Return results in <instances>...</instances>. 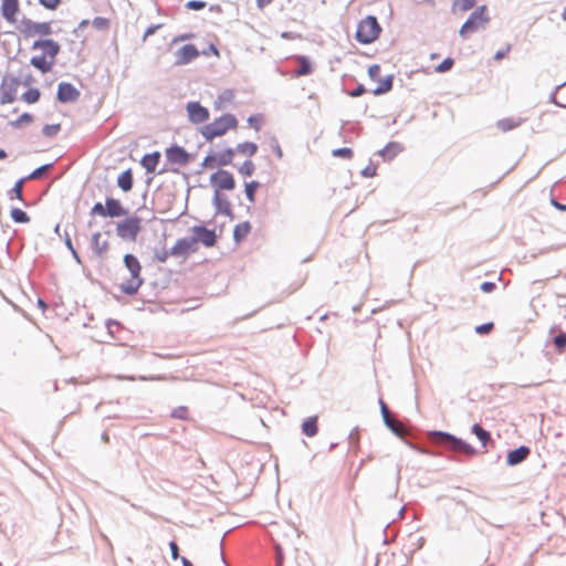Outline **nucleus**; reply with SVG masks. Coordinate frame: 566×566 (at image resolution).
<instances>
[{
	"instance_id": "1",
	"label": "nucleus",
	"mask_w": 566,
	"mask_h": 566,
	"mask_svg": "<svg viewBox=\"0 0 566 566\" xmlns=\"http://www.w3.org/2000/svg\"><path fill=\"white\" fill-rule=\"evenodd\" d=\"M31 50L35 53L31 57L30 64L41 73H49L56 62L61 46L52 39H42L34 41Z\"/></svg>"
},
{
	"instance_id": "2",
	"label": "nucleus",
	"mask_w": 566,
	"mask_h": 566,
	"mask_svg": "<svg viewBox=\"0 0 566 566\" xmlns=\"http://www.w3.org/2000/svg\"><path fill=\"white\" fill-rule=\"evenodd\" d=\"M124 263L127 270L130 273V277L125 282L120 283V290L123 293L127 295H133L137 293L139 287L143 284V279L140 275L142 265L136 256L133 254H126L124 256Z\"/></svg>"
},
{
	"instance_id": "3",
	"label": "nucleus",
	"mask_w": 566,
	"mask_h": 566,
	"mask_svg": "<svg viewBox=\"0 0 566 566\" xmlns=\"http://www.w3.org/2000/svg\"><path fill=\"white\" fill-rule=\"evenodd\" d=\"M490 22V15L486 6L478 7L462 24L459 33L464 39L468 35L484 29Z\"/></svg>"
},
{
	"instance_id": "4",
	"label": "nucleus",
	"mask_w": 566,
	"mask_h": 566,
	"mask_svg": "<svg viewBox=\"0 0 566 566\" xmlns=\"http://www.w3.org/2000/svg\"><path fill=\"white\" fill-rule=\"evenodd\" d=\"M235 126V117L233 115L227 114L203 126L201 134L207 140H212L216 137L222 136L229 129L234 128Z\"/></svg>"
},
{
	"instance_id": "5",
	"label": "nucleus",
	"mask_w": 566,
	"mask_h": 566,
	"mask_svg": "<svg viewBox=\"0 0 566 566\" xmlns=\"http://www.w3.org/2000/svg\"><path fill=\"white\" fill-rule=\"evenodd\" d=\"M381 28L377 19L368 15L360 20L357 25L356 40L363 44H369L378 39Z\"/></svg>"
},
{
	"instance_id": "6",
	"label": "nucleus",
	"mask_w": 566,
	"mask_h": 566,
	"mask_svg": "<svg viewBox=\"0 0 566 566\" xmlns=\"http://www.w3.org/2000/svg\"><path fill=\"white\" fill-rule=\"evenodd\" d=\"M20 34L29 40L33 38H44L52 34L51 22H35L31 19H22L19 25Z\"/></svg>"
},
{
	"instance_id": "7",
	"label": "nucleus",
	"mask_w": 566,
	"mask_h": 566,
	"mask_svg": "<svg viewBox=\"0 0 566 566\" xmlns=\"http://www.w3.org/2000/svg\"><path fill=\"white\" fill-rule=\"evenodd\" d=\"M210 184L214 189V193L218 197L221 191H230L235 187V180L231 172L218 169L210 177Z\"/></svg>"
},
{
	"instance_id": "8",
	"label": "nucleus",
	"mask_w": 566,
	"mask_h": 566,
	"mask_svg": "<svg viewBox=\"0 0 566 566\" xmlns=\"http://www.w3.org/2000/svg\"><path fill=\"white\" fill-rule=\"evenodd\" d=\"M234 151L226 149L222 151H213L207 155L201 164L203 169H217L222 166L230 165L233 160Z\"/></svg>"
},
{
	"instance_id": "9",
	"label": "nucleus",
	"mask_w": 566,
	"mask_h": 566,
	"mask_svg": "<svg viewBox=\"0 0 566 566\" xmlns=\"http://www.w3.org/2000/svg\"><path fill=\"white\" fill-rule=\"evenodd\" d=\"M91 213L101 217L114 218L125 216L126 210L117 199L108 198L106 199L105 206H103L101 202H96L92 208Z\"/></svg>"
},
{
	"instance_id": "10",
	"label": "nucleus",
	"mask_w": 566,
	"mask_h": 566,
	"mask_svg": "<svg viewBox=\"0 0 566 566\" xmlns=\"http://www.w3.org/2000/svg\"><path fill=\"white\" fill-rule=\"evenodd\" d=\"M20 80L14 76H7L0 84V104L6 105L15 101Z\"/></svg>"
},
{
	"instance_id": "11",
	"label": "nucleus",
	"mask_w": 566,
	"mask_h": 566,
	"mask_svg": "<svg viewBox=\"0 0 566 566\" xmlns=\"http://www.w3.org/2000/svg\"><path fill=\"white\" fill-rule=\"evenodd\" d=\"M142 220L138 217H129L117 224V234L124 240L135 241L140 231Z\"/></svg>"
},
{
	"instance_id": "12",
	"label": "nucleus",
	"mask_w": 566,
	"mask_h": 566,
	"mask_svg": "<svg viewBox=\"0 0 566 566\" xmlns=\"http://www.w3.org/2000/svg\"><path fill=\"white\" fill-rule=\"evenodd\" d=\"M198 247L192 237L181 238L176 241L174 247L170 249L169 254L172 256L187 258L188 255L196 253Z\"/></svg>"
},
{
	"instance_id": "13",
	"label": "nucleus",
	"mask_w": 566,
	"mask_h": 566,
	"mask_svg": "<svg viewBox=\"0 0 566 566\" xmlns=\"http://www.w3.org/2000/svg\"><path fill=\"white\" fill-rule=\"evenodd\" d=\"M381 69L378 64L370 65L368 69V75L373 81H377L379 85L373 91L374 95H380L387 93L392 87L391 76L380 78Z\"/></svg>"
},
{
	"instance_id": "14",
	"label": "nucleus",
	"mask_w": 566,
	"mask_h": 566,
	"mask_svg": "<svg viewBox=\"0 0 566 566\" xmlns=\"http://www.w3.org/2000/svg\"><path fill=\"white\" fill-rule=\"evenodd\" d=\"M192 239L196 241V245L198 243H202L207 248H211L217 242V235L213 230H210L202 226H196L191 229Z\"/></svg>"
},
{
	"instance_id": "15",
	"label": "nucleus",
	"mask_w": 566,
	"mask_h": 566,
	"mask_svg": "<svg viewBox=\"0 0 566 566\" xmlns=\"http://www.w3.org/2000/svg\"><path fill=\"white\" fill-rule=\"evenodd\" d=\"M19 12V0H1V15L8 23L14 24L18 21Z\"/></svg>"
},
{
	"instance_id": "16",
	"label": "nucleus",
	"mask_w": 566,
	"mask_h": 566,
	"mask_svg": "<svg viewBox=\"0 0 566 566\" xmlns=\"http://www.w3.org/2000/svg\"><path fill=\"white\" fill-rule=\"evenodd\" d=\"M188 117L192 123H203L209 118V112L206 107L201 106L198 102H190L187 104Z\"/></svg>"
},
{
	"instance_id": "17",
	"label": "nucleus",
	"mask_w": 566,
	"mask_h": 566,
	"mask_svg": "<svg viewBox=\"0 0 566 566\" xmlns=\"http://www.w3.org/2000/svg\"><path fill=\"white\" fill-rule=\"evenodd\" d=\"M199 52L193 44H186L176 52V64L184 65L197 59Z\"/></svg>"
},
{
	"instance_id": "18",
	"label": "nucleus",
	"mask_w": 566,
	"mask_h": 566,
	"mask_svg": "<svg viewBox=\"0 0 566 566\" xmlns=\"http://www.w3.org/2000/svg\"><path fill=\"white\" fill-rule=\"evenodd\" d=\"M80 92L71 83H60L57 98L62 103L74 102L78 98Z\"/></svg>"
},
{
	"instance_id": "19",
	"label": "nucleus",
	"mask_w": 566,
	"mask_h": 566,
	"mask_svg": "<svg viewBox=\"0 0 566 566\" xmlns=\"http://www.w3.org/2000/svg\"><path fill=\"white\" fill-rule=\"evenodd\" d=\"M167 159L172 164L186 165L189 161V154L181 147H170L166 151Z\"/></svg>"
},
{
	"instance_id": "20",
	"label": "nucleus",
	"mask_w": 566,
	"mask_h": 566,
	"mask_svg": "<svg viewBox=\"0 0 566 566\" xmlns=\"http://www.w3.org/2000/svg\"><path fill=\"white\" fill-rule=\"evenodd\" d=\"M530 454V448L522 446L517 449L510 451L506 455V462L509 465H516L523 462Z\"/></svg>"
},
{
	"instance_id": "21",
	"label": "nucleus",
	"mask_w": 566,
	"mask_h": 566,
	"mask_svg": "<svg viewBox=\"0 0 566 566\" xmlns=\"http://www.w3.org/2000/svg\"><path fill=\"white\" fill-rule=\"evenodd\" d=\"M91 247L96 256L102 258L108 250L107 240L102 239V233L96 232L91 238Z\"/></svg>"
},
{
	"instance_id": "22",
	"label": "nucleus",
	"mask_w": 566,
	"mask_h": 566,
	"mask_svg": "<svg viewBox=\"0 0 566 566\" xmlns=\"http://www.w3.org/2000/svg\"><path fill=\"white\" fill-rule=\"evenodd\" d=\"M117 185L125 192L132 190V188H133V175H132L130 169L125 170L124 172H122L118 176Z\"/></svg>"
},
{
	"instance_id": "23",
	"label": "nucleus",
	"mask_w": 566,
	"mask_h": 566,
	"mask_svg": "<svg viewBox=\"0 0 566 566\" xmlns=\"http://www.w3.org/2000/svg\"><path fill=\"white\" fill-rule=\"evenodd\" d=\"M475 4L476 0H453L451 10L453 13H463L473 9Z\"/></svg>"
},
{
	"instance_id": "24",
	"label": "nucleus",
	"mask_w": 566,
	"mask_h": 566,
	"mask_svg": "<svg viewBox=\"0 0 566 566\" xmlns=\"http://www.w3.org/2000/svg\"><path fill=\"white\" fill-rule=\"evenodd\" d=\"M159 158H160V155L157 151L153 153V154L145 155L142 159V165L145 167V169L148 172H153V171H155V169L159 163Z\"/></svg>"
},
{
	"instance_id": "25",
	"label": "nucleus",
	"mask_w": 566,
	"mask_h": 566,
	"mask_svg": "<svg viewBox=\"0 0 566 566\" xmlns=\"http://www.w3.org/2000/svg\"><path fill=\"white\" fill-rule=\"evenodd\" d=\"M302 431L307 437H314L318 431L317 417L307 418L302 424Z\"/></svg>"
},
{
	"instance_id": "26",
	"label": "nucleus",
	"mask_w": 566,
	"mask_h": 566,
	"mask_svg": "<svg viewBox=\"0 0 566 566\" xmlns=\"http://www.w3.org/2000/svg\"><path fill=\"white\" fill-rule=\"evenodd\" d=\"M296 61L298 63V69L294 72V75L296 77L308 75L310 73H312V66L307 57L298 56Z\"/></svg>"
},
{
	"instance_id": "27",
	"label": "nucleus",
	"mask_w": 566,
	"mask_h": 566,
	"mask_svg": "<svg viewBox=\"0 0 566 566\" xmlns=\"http://www.w3.org/2000/svg\"><path fill=\"white\" fill-rule=\"evenodd\" d=\"M521 125L520 119L515 118H503L496 123V126L502 132H510Z\"/></svg>"
},
{
	"instance_id": "28",
	"label": "nucleus",
	"mask_w": 566,
	"mask_h": 566,
	"mask_svg": "<svg viewBox=\"0 0 566 566\" xmlns=\"http://www.w3.org/2000/svg\"><path fill=\"white\" fill-rule=\"evenodd\" d=\"M41 97V92L36 87H31L22 94V101L28 104L36 103Z\"/></svg>"
},
{
	"instance_id": "29",
	"label": "nucleus",
	"mask_w": 566,
	"mask_h": 566,
	"mask_svg": "<svg viewBox=\"0 0 566 566\" xmlns=\"http://www.w3.org/2000/svg\"><path fill=\"white\" fill-rule=\"evenodd\" d=\"M441 439L442 440H451L452 443H453V448L455 450H459V451H463L465 453H471L472 452V449L470 446L461 442V441H458V440H454L451 436L447 434V433H439Z\"/></svg>"
},
{
	"instance_id": "30",
	"label": "nucleus",
	"mask_w": 566,
	"mask_h": 566,
	"mask_svg": "<svg viewBox=\"0 0 566 566\" xmlns=\"http://www.w3.org/2000/svg\"><path fill=\"white\" fill-rule=\"evenodd\" d=\"M472 432L476 436L483 446H486V443L491 440L490 433L478 423L473 424Z\"/></svg>"
},
{
	"instance_id": "31",
	"label": "nucleus",
	"mask_w": 566,
	"mask_h": 566,
	"mask_svg": "<svg viewBox=\"0 0 566 566\" xmlns=\"http://www.w3.org/2000/svg\"><path fill=\"white\" fill-rule=\"evenodd\" d=\"M233 237L237 243L242 242L248 237V222H242L234 228Z\"/></svg>"
},
{
	"instance_id": "32",
	"label": "nucleus",
	"mask_w": 566,
	"mask_h": 566,
	"mask_svg": "<svg viewBox=\"0 0 566 566\" xmlns=\"http://www.w3.org/2000/svg\"><path fill=\"white\" fill-rule=\"evenodd\" d=\"M386 426L397 436L402 437L406 433V428L403 423L398 421L394 417L389 420V422H386Z\"/></svg>"
},
{
	"instance_id": "33",
	"label": "nucleus",
	"mask_w": 566,
	"mask_h": 566,
	"mask_svg": "<svg viewBox=\"0 0 566 566\" xmlns=\"http://www.w3.org/2000/svg\"><path fill=\"white\" fill-rule=\"evenodd\" d=\"M11 218L17 223H28L30 221L29 216L19 208H13L11 210Z\"/></svg>"
},
{
	"instance_id": "34",
	"label": "nucleus",
	"mask_w": 566,
	"mask_h": 566,
	"mask_svg": "<svg viewBox=\"0 0 566 566\" xmlns=\"http://www.w3.org/2000/svg\"><path fill=\"white\" fill-rule=\"evenodd\" d=\"M171 418L179 419V420H188L189 419V410L186 406H179L175 409H172L170 413Z\"/></svg>"
},
{
	"instance_id": "35",
	"label": "nucleus",
	"mask_w": 566,
	"mask_h": 566,
	"mask_svg": "<svg viewBox=\"0 0 566 566\" xmlns=\"http://www.w3.org/2000/svg\"><path fill=\"white\" fill-rule=\"evenodd\" d=\"M400 150V146L396 143H390L388 144L382 150H381V155L384 157H394L397 155V153Z\"/></svg>"
},
{
	"instance_id": "36",
	"label": "nucleus",
	"mask_w": 566,
	"mask_h": 566,
	"mask_svg": "<svg viewBox=\"0 0 566 566\" xmlns=\"http://www.w3.org/2000/svg\"><path fill=\"white\" fill-rule=\"evenodd\" d=\"M32 120H33V117H32L31 114L23 113L22 115L19 116V118L17 120L12 122L11 125L13 127L19 128V127H21V126H23L25 124L32 123Z\"/></svg>"
},
{
	"instance_id": "37",
	"label": "nucleus",
	"mask_w": 566,
	"mask_h": 566,
	"mask_svg": "<svg viewBox=\"0 0 566 566\" xmlns=\"http://www.w3.org/2000/svg\"><path fill=\"white\" fill-rule=\"evenodd\" d=\"M92 24L97 29V30H102V31H105L109 28V20L106 19V18H103V17H96L93 21H92Z\"/></svg>"
},
{
	"instance_id": "38",
	"label": "nucleus",
	"mask_w": 566,
	"mask_h": 566,
	"mask_svg": "<svg viewBox=\"0 0 566 566\" xmlns=\"http://www.w3.org/2000/svg\"><path fill=\"white\" fill-rule=\"evenodd\" d=\"M332 154L334 157H342L346 159H350L354 155L353 150L347 147L334 149Z\"/></svg>"
},
{
	"instance_id": "39",
	"label": "nucleus",
	"mask_w": 566,
	"mask_h": 566,
	"mask_svg": "<svg viewBox=\"0 0 566 566\" xmlns=\"http://www.w3.org/2000/svg\"><path fill=\"white\" fill-rule=\"evenodd\" d=\"M60 124L45 125L42 129V133L48 137H53L60 132Z\"/></svg>"
},
{
	"instance_id": "40",
	"label": "nucleus",
	"mask_w": 566,
	"mask_h": 566,
	"mask_svg": "<svg viewBox=\"0 0 566 566\" xmlns=\"http://www.w3.org/2000/svg\"><path fill=\"white\" fill-rule=\"evenodd\" d=\"M22 187H23V180L18 181L10 191V198L11 199L15 198L18 200H22Z\"/></svg>"
},
{
	"instance_id": "41",
	"label": "nucleus",
	"mask_w": 566,
	"mask_h": 566,
	"mask_svg": "<svg viewBox=\"0 0 566 566\" xmlns=\"http://www.w3.org/2000/svg\"><path fill=\"white\" fill-rule=\"evenodd\" d=\"M454 64V61L450 57L443 60L437 67H436V71L439 72V73H444L449 70H451V67L453 66Z\"/></svg>"
},
{
	"instance_id": "42",
	"label": "nucleus",
	"mask_w": 566,
	"mask_h": 566,
	"mask_svg": "<svg viewBox=\"0 0 566 566\" xmlns=\"http://www.w3.org/2000/svg\"><path fill=\"white\" fill-rule=\"evenodd\" d=\"M554 344L559 353L566 347V334H559L554 338Z\"/></svg>"
},
{
	"instance_id": "43",
	"label": "nucleus",
	"mask_w": 566,
	"mask_h": 566,
	"mask_svg": "<svg viewBox=\"0 0 566 566\" xmlns=\"http://www.w3.org/2000/svg\"><path fill=\"white\" fill-rule=\"evenodd\" d=\"M494 328V324L492 322L490 323H485V324H482V325H478L475 327V332L480 335H484V334H489L493 331Z\"/></svg>"
},
{
	"instance_id": "44",
	"label": "nucleus",
	"mask_w": 566,
	"mask_h": 566,
	"mask_svg": "<svg viewBox=\"0 0 566 566\" xmlns=\"http://www.w3.org/2000/svg\"><path fill=\"white\" fill-rule=\"evenodd\" d=\"M270 148L277 155V157H282V150L280 148V145L277 144L276 139L272 136L269 137V140H266Z\"/></svg>"
},
{
	"instance_id": "45",
	"label": "nucleus",
	"mask_w": 566,
	"mask_h": 566,
	"mask_svg": "<svg viewBox=\"0 0 566 566\" xmlns=\"http://www.w3.org/2000/svg\"><path fill=\"white\" fill-rule=\"evenodd\" d=\"M39 2L49 10H55L60 6L61 0H39Z\"/></svg>"
},
{
	"instance_id": "46",
	"label": "nucleus",
	"mask_w": 566,
	"mask_h": 566,
	"mask_svg": "<svg viewBox=\"0 0 566 566\" xmlns=\"http://www.w3.org/2000/svg\"><path fill=\"white\" fill-rule=\"evenodd\" d=\"M186 7L190 10H202L206 7V2L191 0V1L187 2Z\"/></svg>"
},
{
	"instance_id": "47",
	"label": "nucleus",
	"mask_w": 566,
	"mask_h": 566,
	"mask_svg": "<svg viewBox=\"0 0 566 566\" xmlns=\"http://www.w3.org/2000/svg\"><path fill=\"white\" fill-rule=\"evenodd\" d=\"M380 410H381V415H382L385 423L389 422V420L392 418V416H391L387 405L382 400H380Z\"/></svg>"
},
{
	"instance_id": "48",
	"label": "nucleus",
	"mask_w": 566,
	"mask_h": 566,
	"mask_svg": "<svg viewBox=\"0 0 566 566\" xmlns=\"http://www.w3.org/2000/svg\"><path fill=\"white\" fill-rule=\"evenodd\" d=\"M510 51H511V45L507 44L503 50H500L495 53L494 59L496 61H500V60L504 59L509 54Z\"/></svg>"
},
{
	"instance_id": "49",
	"label": "nucleus",
	"mask_w": 566,
	"mask_h": 566,
	"mask_svg": "<svg viewBox=\"0 0 566 566\" xmlns=\"http://www.w3.org/2000/svg\"><path fill=\"white\" fill-rule=\"evenodd\" d=\"M65 244H66V247L70 249V251L72 252V254H73L74 259H75L78 263H81V259H80V256H78V254H77L76 250L73 248V244H72V241H71L70 237H67V238L65 239Z\"/></svg>"
},
{
	"instance_id": "50",
	"label": "nucleus",
	"mask_w": 566,
	"mask_h": 566,
	"mask_svg": "<svg viewBox=\"0 0 566 566\" xmlns=\"http://www.w3.org/2000/svg\"><path fill=\"white\" fill-rule=\"evenodd\" d=\"M49 166H42V167H39L38 169H35L30 176L29 178L30 179H36V178H40L42 176V174L48 169Z\"/></svg>"
},
{
	"instance_id": "51",
	"label": "nucleus",
	"mask_w": 566,
	"mask_h": 566,
	"mask_svg": "<svg viewBox=\"0 0 566 566\" xmlns=\"http://www.w3.org/2000/svg\"><path fill=\"white\" fill-rule=\"evenodd\" d=\"M169 547H170L172 559H178L179 558V548H178L177 543L170 542Z\"/></svg>"
},
{
	"instance_id": "52",
	"label": "nucleus",
	"mask_w": 566,
	"mask_h": 566,
	"mask_svg": "<svg viewBox=\"0 0 566 566\" xmlns=\"http://www.w3.org/2000/svg\"><path fill=\"white\" fill-rule=\"evenodd\" d=\"M495 289V284L493 282H484L481 284V290L485 293H490Z\"/></svg>"
},
{
	"instance_id": "53",
	"label": "nucleus",
	"mask_w": 566,
	"mask_h": 566,
	"mask_svg": "<svg viewBox=\"0 0 566 566\" xmlns=\"http://www.w3.org/2000/svg\"><path fill=\"white\" fill-rule=\"evenodd\" d=\"M250 126L255 128L256 130L261 129V119L258 117H250L249 119Z\"/></svg>"
},
{
	"instance_id": "54",
	"label": "nucleus",
	"mask_w": 566,
	"mask_h": 566,
	"mask_svg": "<svg viewBox=\"0 0 566 566\" xmlns=\"http://www.w3.org/2000/svg\"><path fill=\"white\" fill-rule=\"evenodd\" d=\"M365 93V88L363 85H359L357 86L352 93L350 95L354 96V97H357V96H360Z\"/></svg>"
},
{
	"instance_id": "55",
	"label": "nucleus",
	"mask_w": 566,
	"mask_h": 566,
	"mask_svg": "<svg viewBox=\"0 0 566 566\" xmlns=\"http://www.w3.org/2000/svg\"><path fill=\"white\" fill-rule=\"evenodd\" d=\"M258 184L255 182H250V188H249V191H250V201L253 200V193H254V190L256 188Z\"/></svg>"
},
{
	"instance_id": "56",
	"label": "nucleus",
	"mask_w": 566,
	"mask_h": 566,
	"mask_svg": "<svg viewBox=\"0 0 566 566\" xmlns=\"http://www.w3.org/2000/svg\"><path fill=\"white\" fill-rule=\"evenodd\" d=\"M157 29V27H150L146 30L145 34H144V40H146L150 34H153L155 32V30Z\"/></svg>"
},
{
	"instance_id": "57",
	"label": "nucleus",
	"mask_w": 566,
	"mask_h": 566,
	"mask_svg": "<svg viewBox=\"0 0 566 566\" xmlns=\"http://www.w3.org/2000/svg\"><path fill=\"white\" fill-rule=\"evenodd\" d=\"M364 175L367 177H373L375 175V168H373V169L366 168L364 171Z\"/></svg>"
},
{
	"instance_id": "58",
	"label": "nucleus",
	"mask_w": 566,
	"mask_h": 566,
	"mask_svg": "<svg viewBox=\"0 0 566 566\" xmlns=\"http://www.w3.org/2000/svg\"><path fill=\"white\" fill-rule=\"evenodd\" d=\"M260 8H263L272 2V0H256Z\"/></svg>"
},
{
	"instance_id": "59",
	"label": "nucleus",
	"mask_w": 566,
	"mask_h": 566,
	"mask_svg": "<svg viewBox=\"0 0 566 566\" xmlns=\"http://www.w3.org/2000/svg\"><path fill=\"white\" fill-rule=\"evenodd\" d=\"M249 149H250V156H252L256 151L258 146L253 143H250Z\"/></svg>"
},
{
	"instance_id": "60",
	"label": "nucleus",
	"mask_w": 566,
	"mask_h": 566,
	"mask_svg": "<svg viewBox=\"0 0 566 566\" xmlns=\"http://www.w3.org/2000/svg\"><path fill=\"white\" fill-rule=\"evenodd\" d=\"M181 563L184 566H193L190 560H188L186 557H181Z\"/></svg>"
},
{
	"instance_id": "61",
	"label": "nucleus",
	"mask_w": 566,
	"mask_h": 566,
	"mask_svg": "<svg viewBox=\"0 0 566 566\" xmlns=\"http://www.w3.org/2000/svg\"><path fill=\"white\" fill-rule=\"evenodd\" d=\"M88 23H90V21H88V20H83V21L80 23L78 28H80V29H83V28L87 27V25H88Z\"/></svg>"
},
{
	"instance_id": "62",
	"label": "nucleus",
	"mask_w": 566,
	"mask_h": 566,
	"mask_svg": "<svg viewBox=\"0 0 566 566\" xmlns=\"http://www.w3.org/2000/svg\"><path fill=\"white\" fill-rule=\"evenodd\" d=\"M168 255H170L169 252H165L164 254H161V256H159V260L161 262H165L167 260Z\"/></svg>"
},
{
	"instance_id": "63",
	"label": "nucleus",
	"mask_w": 566,
	"mask_h": 566,
	"mask_svg": "<svg viewBox=\"0 0 566 566\" xmlns=\"http://www.w3.org/2000/svg\"><path fill=\"white\" fill-rule=\"evenodd\" d=\"M7 157V153L3 149H0V159H4Z\"/></svg>"
},
{
	"instance_id": "64",
	"label": "nucleus",
	"mask_w": 566,
	"mask_h": 566,
	"mask_svg": "<svg viewBox=\"0 0 566 566\" xmlns=\"http://www.w3.org/2000/svg\"><path fill=\"white\" fill-rule=\"evenodd\" d=\"M557 207L562 210H566V206L557 205Z\"/></svg>"
}]
</instances>
